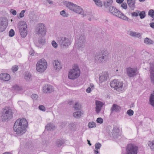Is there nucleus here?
I'll list each match as a JSON object with an SVG mask.
<instances>
[{
	"label": "nucleus",
	"mask_w": 154,
	"mask_h": 154,
	"mask_svg": "<svg viewBox=\"0 0 154 154\" xmlns=\"http://www.w3.org/2000/svg\"><path fill=\"white\" fill-rule=\"evenodd\" d=\"M28 125L26 120L24 118L19 119L15 122L14 126V131L16 134L21 135L26 131Z\"/></svg>",
	"instance_id": "nucleus-1"
},
{
	"label": "nucleus",
	"mask_w": 154,
	"mask_h": 154,
	"mask_svg": "<svg viewBox=\"0 0 154 154\" xmlns=\"http://www.w3.org/2000/svg\"><path fill=\"white\" fill-rule=\"evenodd\" d=\"M64 5L70 10L77 14H81L84 17L88 14V12L84 11L83 9L80 7L72 2L65 1L64 2Z\"/></svg>",
	"instance_id": "nucleus-2"
},
{
	"label": "nucleus",
	"mask_w": 154,
	"mask_h": 154,
	"mask_svg": "<svg viewBox=\"0 0 154 154\" xmlns=\"http://www.w3.org/2000/svg\"><path fill=\"white\" fill-rule=\"evenodd\" d=\"M80 73V70L78 66L74 64L72 66V68L69 71L68 78L71 80H75L79 77Z\"/></svg>",
	"instance_id": "nucleus-3"
},
{
	"label": "nucleus",
	"mask_w": 154,
	"mask_h": 154,
	"mask_svg": "<svg viewBox=\"0 0 154 154\" xmlns=\"http://www.w3.org/2000/svg\"><path fill=\"white\" fill-rule=\"evenodd\" d=\"M109 11L113 15L124 20L128 21L129 22H131V20L121 12L119 11L115 7L111 6L109 7Z\"/></svg>",
	"instance_id": "nucleus-4"
},
{
	"label": "nucleus",
	"mask_w": 154,
	"mask_h": 154,
	"mask_svg": "<svg viewBox=\"0 0 154 154\" xmlns=\"http://www.w3.org/2000/svg\"><path fill=\"white\" fill-rule=\"evenodd\" d=\"M48 63L46 60L43 58L39 60L36 65V69L39 73H42L46 69Z\"/></svg>",
	"instance_id": "nucleus-5"
},
{
	"label": "nucleus",
	"mask_w": 154,
	"mask_h": 154,
	"mask_svg": "<svg viewBox=\"0 0 154 154\" xmlns=\"http://www.w3.org/2000/svg\"><path fill=\"white\" fill-rule=\"evenodd\" d=\"M35 31L36 34L42 37L44 36L46 34L47 29L45 24L39 23L36 26Z\"/></svg>",
	"instance_id": "nucleus-6"
},
{
	"label": "nucleus",
	"mask_w": 154,
	"mask_h": 154,
	"mask_svg": "<svg viewBox=\"0 0 154 154\" xmlns=\"http://www.w3.org/2000/svg\"><path fill=\"white\" fill-rule=\"evenodd\" d=\"M13 110L10 107H5L3 109L2 118L4 120L10 119L13 117Z\"/></svg>",
	"instance_id": "nucleus-7"
},
{
	"label": "nucleus",
	"mask_w": 154,
	"mask_h": 154,
	"mask_svg": "<svg viewBox=\"0 0 154 154\" xmlns=\"http://www.w3.org/2000/svg\"><path fill=\"white\" fill-rule=\"evenodd\" d=\"M85 44V37L84 35H81L76 40L75 46L78 49L82 51L84 49Z\"/></svg>",
	"instance_id": "nucleus-8"
},
{
	"label": "nucleus",
	"mask_w": 154,
	"mask_h": 154,
	"mask_svg": "<svg viewBox=\"0 0 154 154\" xmlns=\"http://www.w3.org/2000/svg\"><path fill=\"white\" fill-rule=\"evenodd\" d=\"M138 150L137 146L134 144L130 143L126 146L125 154H137Z\"/></svg>",
	"instance_id": "nucleus-9"
},
{
	"label": "nucleus",
	"mask_w": 154,
	"mask_h": 154,
	"mask_svg": "<svg viewBox=\"0 0 154 154\" xmlns=\"http://www.w3.org/2000/svg\"><path fill=\"white\" fill-rule=\"evenodd\" d=\"M72 41V39L69 36L61 37L59 41L60 45L65 48H67L71 45Z\"/></svg>",
	"instance_id": "nucleus-10"
},
{
	"label": "nucleus",
	"mask_w": 154,
	"mask_h": 154,
	"mask_svg": "<svg viewBox=\"0 0 154 154\" xmlns=\"http://www.w3.org/2000/svg\"><path fill=\"white\" fill-rule=\"evenodd\" d=\"M111 87L118 91H122L123 89V82L117 80H114L110 84Z\"/></svg>",
	"instance_id": "nucleus-11"
},
{
	"label": "nucleus",
	"mask_w": 154,
	"mask_h": 154,
	"mask_svg": "<svg viewBox=\"0 0 154 154\" xmlns=\"http://www.w3.org/2000/svg\"><path fill=\"white\" fill-rule=\"evenodd\" d=\"M127 75L129 77H133L138 74V71L136 68L129 67L126 69Z\"/></svg>",
	"instance_id": "nucleus-12"
},
{
	"label": "nucleus",
	"mask_w": 154,
	"mask_h": 154,
	"mask_svg": "<svg viewBox=\"0 0 154 154\" xmlns=\"http://www.w3.org/2000/svg\"><path fill=\"white\" fill-rule=\"evenodd\" d=\"M8 22L5 17L0 18V32H3L8 25Z\"/></svg>",
	"instance_id": "nucleus-13"
},
{
	"label": "nucleus",
	"mask_w": 154,
	"mask_h": 154,
	"mask_svg": "<svg viewBox=\"0 0 154 154\" xmlns=\"http://www.w3.org/2000/svg\"><path fill=\"white\" fill-rule=\"evenodd\" d=\"M112 131V135L114 139L116 140L121 139L122 137L121 136L120 131L117 127H114Z\"/></svg>",
	"instance_id": "nucleus-14"
},
{
	"label": "nucleus",
	"mask_w": 154,
	"mask_h": 154,
	"mask_svg": "<svg viewBox=\"0 0 154 154\" xmlns=\"http://www.w3.org/2000/svg\"><path fill=\"white\" fill-rule=\"evenodd\" d=\"M54 70L56 72H59L62 67V65L60 61L57 60H53L52 61Z\"/></svg>",
	"instance_id": "nucleus-15"
},
{
	"label": "nucleus",
	"mask_w": 154,
	"mask_h": 154,
	"mask_svg": "<svg viewBox=\"0 0 154 154\" xmlns=\"http://www.w3.org/2000/svg\"><path fill=\"white\" fill-rule=\"evenodd\" d=\"M99 85L107 80L108 75L106 72H103L99 74Z\"/></svg>",
	"instance_id": "nucleus-16"
},
{
	"label": "nucleus",
	"mask_w": 154,
	"mask_h": 154,
	"mask_svg": "<svg viewBox=\"0 0 154 154\" xmlns=\"http://www.w3.org/2000/svg\"><path fill=\"white\" fill-rule=\"evenodd\" d=\"M53 87L50 85H44L42 88V91L45 93H50L54 91Z\"/></svg>",
	"instance_id": "nucleus-17"
},
{
	"label": "nucleus",
	"mask_w": 154,
	"mask_h": 154,
	"mask_svg": "<svg viewBox=\"0 0 154 154\" xmlns=\"http://www.w3.org/2000/svg\"><path fill=\"white\" fill-rule=\"evenodd\" d=\"M17 27L19 30L27 29V24L26 22L23 21H20L18 22Z\"/></svg>",
	"instance_id": "nucleus-18"
},
{
	"label": "nucleus",
	"mask_w": 154,
	"mask_h": 154,
	"mask_svg": "<svg viewBox=\"0 0 154 154\" xmlns=\"http://www.w3.org/2000/svg\"><path fill=\"white\" fill-rule=\"evenodd\" d=\"M150 78L152 83L154 84V63L150 64Z\"/></svg>",
	"instance_id": "nucleus-19"
},
{
	"label": "nucleus",
	"mask_w": 154,
	"mask_h": 154,
	"mask_svg": "<svg viewBox=\"0 0 154 154\" xmlns=\"http://www.w3.org/2000/svg\"><path fill=\"white\" fill-rule=\"evenodd\" d=\"M10 78V75L7 73H3L0 74V80L3 81H8Z\"/></svg>",
	"instance_id": "nucleus-20"
},
{
	"label": "nucleus",
	"mask_w": 154,
	"mask_h": 154,
	"mask_svg": "<svg viewBox=\"0 0 154 154\" xmlns=\"http://www.w3.org/2000/svg\"><path fill=\"white\" fill-rule=\"evenodd\" d=\"M95 104V111L97 113H98L100 112L103 104L101 101H96Z\"/></svg>",
	"instance_id": "nucleus-21"
},
{
	"label": "nucleus",
	"mask_w": 154,
	"mask_h": 154,
	"mask_svg": "<svg viewBox=\"0 0 154 154\" xmlns=\"http://www.w3.org/2000/svg\"><path fill=\"white\" fill-rule=\"evenodd\" d=\"M24 78L27 82H30L32 80V75L29 72H25L24 75Z\"/></svg>",
	"instance_id": "nucleus-22"
},
{
	"label": "nucleus",
	"mask_w": 154,
	"mask_h": 154,
	"mask_svg": "<svg viewBox=\"0 0 154 154\" xmlns=\"http://www.w3.org/2000/svg\"><path fill=\"white\" fill-rule=\"evenodd\" d=\"M120 110L121 107L119 106L116 104H113L111 109V113L114 112H119Z\"/></svg>",
	"instance_id": "nucleus-23"
},
{
	"label": "nucleus",
	"mask_w": 154,
	"mask_h": 154,
	"mask_svg": "<svg viewBox=\"0 0 154 154\" xmlns=\"http://www.w3.org/2000/svg\"><path fill=\"white\" fill-rule=\"evenodd\" d=\"M55 128V127L54 125L51 123H48L45 127V130L47 131H53Z\"/></svg>",
	"instance_id": "nucleus-24"
},
{
	"label": "nucleus",
	"mask_w": 154,
	"mask_h": 154,
	"mask_svg": "<svg viewBox=\"0 0 154 154\" xmlns=\"http://www.w3.org/2000/svg\"><path fill=\"white\" fill-rule=\"evenodd\" d=\"M95 61L99 63L103 62L101 54H97L94 57Z\"/></svg>",
	"instance_id": "nucleus-25"
},
{
	"label": "nucleus",
	"mask_w": 154,
	"mask_h": 154,
	"mask_svg": "<svg viewBox=\"0 0 154 154\" xmlns=\"http://www.w3.org/2000/svg\"><path fill=\"white\" fill-rule=\"evenodd\" d=\"M103 62L107 61L109 57V54L107 52H106L103 54H101Z\"/></svg>",
	"instance_id": "nucleus-26"
},
{
	"label": "nucleus",
	"mask_w": 154,
	"mask_h": 154,
	"mask_svg": "<svg viewBox=\"0 0 154 154\" xmlns=\"http://www.w3.org/2000/svg\"><path fill=\"white\" fill-rule=\"evenodd\" d=\"M103 62L107 61L109 57V54L107 52H106L103 54H101Z\"/></svg>",
	"instance_id": "nucleus-27"
},
{
	"label": "nucleus",
	"mask_w": 154,
	"mask_h": 154,
	"mask_svg": "<svg viewBox=\"0 0 154 154\" xmlns=\"http://www.w3.org/2000/svg\"><path fill=\"white\" fill-rule=\"evenodd\" d=\"M112 3V0H107L104 2L103 5L105 8H107L112 6L111 5Z\"/></svg>",
	"instance_id": "nucleus-28"
},
{
	"label": "nucleus",
	"mask_w": 154,
	"mask_h": 154,
	"mask_svg": "<svg viewBox=\"0 0 154 154\" xmlns=\"http://www.w3.org/2000/svg\"><path fill=\"white\" fill-rule=\"evenodd\" d=\"M147 144L151 150L154 151V140L148 141Z\"/></svg>",
	"instance_id": "nucleus-29"
},
{
	"label": "nucleus",
	"mask_w": 154,
	"mask_h": 154,
	"mask_svg": "<svg viewBox=\"0 0 154 154\" xmlns=\"http://www.w3.org/2000/svg\"><path fill=\"white\" fill-rule=\"evenodd\" d=\"M129 7L132 9L135 8V0H127Z\"/></svg>",
	"instance_id": "nucleus-30"
},
{
	"label": "nucleus",
	"mask_w": 154,
	"mask_h": 154,
	"mask_svg": "<svg viewBox=\"0 0 154 154\" xmlns=\"http://www.w3.org/2000/svg\"><path fill=\"white\" fill-rule=\"evenodd\" d=\"M20 34L22 38H25L27 35V29L19 30Z\"/></svg>",
	"instance_id": "nucleus-31"
},
{
	"label": "nucleus",
	"mask_w": 154,
	"mask_h": 154,
	"mask_svg": "<svg viewBox=\"0 0 154 154\" xmlns=\"http://www.w3.org/2000/svg\"><path fill=\"white\" fill-rule=\"evenodd\" d=\"M130 34L131 36L137 38L140 37L141 36V34L140 33L132 31L130 32Z\"/></svg>",
	"instance_id": "nucleus-32"
},
{
	"label": "nucleus",
	"mask_w": 154,
	"mask_h": 154,
	"mask_svg": "<svg viewBox=\"0 0 154 154\" xmlns=\"http://www.w3.org/2000/svg\"><path fill=\"white\" fill-rule=\"evenodd\" d=\"M82 114V112L78 111L73 113V116L76 118H79L81 117Z\"/></svg>",
	"instance_id": "nucleus-33"
},
{
	"label": "nucleus",
	"mask_w": 154,
	"mask_h": 154,
	"mask_svg": "<svg viewBox=\"0 0 154 154\" xmlns=\"http://www.w3.org/2000/svg\"><path fill=\"white\" fill-rule=\"evenodd\" d=\"M95 5L99 7H102L103 5V3L100 0H93Z\"/></svg>",
	"instance_id": "nucleus-34"
},
{
	"label": "nucleus",
	"mask_w": 154,
	"mask_h": 154,
	"mask_svg": "<svg viewBox=\"0 0 154 154\" xmlns=\"http://www.w3.org/2000/svg\"><path fill=\"white\" fill-rule=\"evenodd\" d=\"M149 103L153 106H154V94H151L149 97Z\"/></svg>",
	"instance_id": "nucleus-35"
},
{
	"label": "nucleus",
	"mask_w": 154,
	"mask_h": 154,
	"mask_svg": "<svg viewBox=\"0 0 154 154\" xmlns=\"http://www.w3.org/2000/svg\"><path fill=\"white\" fill-rule=\"evenodd\" d=\"M144 42L146 44L150 45L153 43V41L148 38H146L144 40Z\"/></svg>",
	"instance_id": "nucleus-36"
},
{
	"label": "nucleus",
	"mask_w": 154,
	"mask_h": 154,
	"mask_svg": "<svg viewBox=\"0 0 154 154\" xmlns=\"http://www.w3.org/2000/svg\"><path fill=\"white\" fill-rule=\"evenodd\" d=\"M139 15L140 16V19H143L146 17V13L145 11H139Z\"/></svg>",
	"instance_id": "nucleus-37"
},
{
	"label": "nucleus",
	"mask_w": 154,
	"mask_h": 154,
	"mask_svg": "<svg viewBox=\"0 0 154 154\" xmlns=\"http://www.w3.org/2000/svg\"><path fill=\"white\" fill-rule=\"evenodd\" d=\"M18 103L19 105L23 108H24L28 105L27 103L23 101H18Z\"/></svg>",
	"instance_id": "nucleus-38"
},
{
	"label": "nucleus",
	"mask_w": 154,
	"mask_h": 154,
	"mask_svg": "<svg viewBox=\"0 0 154 154\" xmlns=\"http://www.w3.org/2000/svg\"><path fill=\"white\" fill-rule=\"evenodd\" d=\"M12 88L14 90L18 91H19L22 89L21 87L17 85H14L12 86Z\"/></svg>",
	"instance_id": "nucleus-39"
},
{
	"label": "nucleus",
	"mask_w": 154,
	"mask_h": 154,
	"mask_svg": "<svg viewBox=\"0 0 154 154\" xmlns=\"http://www.w3.org/2000/svg\"><path fill=\"white\" fill-rule=\"evenodd\" d=\"M64 143V141L62 139H59L57 140V145L58 146L62 145Z\"/></svg>",
	"instance_id": "nucleus-40"
},
{
	"label": "nucleus",
	"mask_w": 154,
	"mask_h": 154,
	"mask_svg": "<svg viewBox=\"0 0 154 154\" xmlns=\"http://www.w3.org/2000/svg\"><path fill=\"white\" fill-rule=\"evenodd\" d=\"M88 126L89 128H95L96 127V124L94 122H90L88 124Z\"/></svg>",
	"instance_id": "nucleus-41"
},
{
	"label": "nucleus",
	"mask_w": 154,
	"mask_h": 154,
	"mask_svg": "<svg viewBox=\"0 0 154 154\" xmlns=\"http://www.w3.org/2000/svg\"><path fill=\"white\" fill-rule=\"evenodd\" d=\"M139 10H136L135 12L131 13V15L132 17H137L139 16Z\"/></svg>",
	"instance_id": "nucleus-42"
},
{
	"label": "nucleus",
	"mask_w": 154,
	"mask_h": 154,
	"mask_svg": "<svg viewBox=\"0 0 154 154\" xmlns=\"http://www.w3.org/2000/svg\"><path fill=\"white\" fill-rule=\"evenodd\" d=\"M60 15L64 17H67L68 16V14L64 10L61 11L60 12Z\"/></svg>",
	"instance_id": "nucleus-43"
},
{
	"label": "nucleus",
	"mask_w": 154,
	"mask_h": 154,
	"mask_svg": "<svg viewBox=\"0 0 154 154\" xmlns=\"http://www.w3.org/2000/svg\"><path fill=\"white\" fill-rule=\"evenodd\" d=\"M148 15L152 18L154 17V11L152 9L149 10L148 12Z\"/></svg>",
	"instance_id": "nucleus-44"
},
{
	"label": "nucleus",
	"mask_w": 154,
	"mask_h": 154,
	"mask_svg": "<svg viewBox=\"0 0 154 154\" xmlns=\"http://www.w3.org/2000/svg\"><path fill=\"white\" fill-rule=\"evenodd\" d=\"M74 108L75 110H79L80 109V106L78 102H76L75 104Z\"/></svg>",
	"instance_id": "nucleus-45"
},
{
	"label": "nucleus",
	"mask_w": 154,
	"mask_h": 154,
	"mask_svg": "<svg viewBox=\"0 0 154 154\" xmlns=\"http://www.w3.org/2000/svg\"><path fill=\"white\" fill-rule=\"evenodd\" d=\"M101 146V144L99 143H96L95 145V149L97 150L100 148Z\"/></svg>",
	"instance_id": "nucleus-46"
},
{
	"label": "nucleus",
	"mask_w": 154,
	"mask_h": 154,
	"mask_svg": "<svg viewBox=\"0 0 154 154\" xmlns=\"http://www.w3.org/2000/svg\"><path fill=\"white\" fill-rule=\"evenodd\" d=\"M15 34V32L13 29H11L10 30L9 32V35L10 37L13 36Z\"/></svg>",
	"instance_id": "nucleus-47"
},
{
	"label": "nucleus",
	"mask_w": 154,
	"mask_h": 154,
	"mask_svg": "<svg viewBox=\"0 0 154 154\" xmlns=\"http://www.w3.org/2000/svg\"><path fill=\"white\" fill-rule=\"evenodd\" d=\"M51 44L52 46L54 48H57L58 45L57 43L55 41H53L51 42Z\"/></svg>",
	"instance_id": "nucleus-48"
},
{
	"label": "nucleus",
	"mask_w": 154,
	"mask_h": 154,
	"mask_svg": "<svg viewBox=\"0 0 154 154\" xmlns=\"http://www.w3.org/2000/svg\"><path fill=\"white\" fill-rule=\"evenodd\" d=\"M127 114L129 116H132L134 114V111L131 109H129L127 111Z\"/></svg>",
	"instance_id": "nucleus-49"
},
{
	"label": "nucleus",
	"mask_w": 154,
	"mask_h": 154,
	"mask_svg": "<svg viewBox=\"0 0 154 154\" xmlns=\"http://www.w3.org/2000/svg\"><path fill=\"white\" fill-rule=\"evenodd\" d=\"M96 121L98 123L102 124L103 122V120L101 118L99 117L97 119Z\"/></svg>",
	"instance_id": "nucleus-50"
},
{
	"label": "nucleus",
	"mask_w": 154,
	"mask_h": 154,
	"mask_svg": "<svg viewBox=\"0 0 154 154\" xmlns=\"http://www.w3.org/2000/svg\"><path fill=\"white\" fill-rule=\"evenodd\" d=\"M75 125V123H71L69 125V127L71 129H72L74 128V127Z\"/></svg>",
	"instance_id": "nucleus-51"
},
{
	"label": "nucleus",
	"mask_w": 154,
	"mask_h": 154,
	"mask_svg": "<svg viewBox=\"0 0 154 154\" xmlns=\"http://www.w3.org/2000/svg\"><path fill=\"white\" fill-rule=\"evenodd\" d=\"M31 97L34 100H35L38 98V95L36 94H33L32 95Z\"/></svg>",
	"instance_id": "nucleus-52"
},
{
	"label": "nucleus",
	"mask_w": 154,
	"mask_h": 154,
	"mask_svg": "<svg viewBox=\"0 0 154 154\" xmlns=\"http://www.w3.org/2000/svg\"><path fill=\"white\" fill-rule=\"evenodd\" d=\"M13 72H16L18 69V66H12V68Z\"/></svg>",
	"instance_id": "nucleus-53"
},
{
	"label": "nucleus",
	"mask_w": 154,
	"mask_h": 154,
	"mask_svg": "<svg viewBox=\"0 0 154 154\" xmlns=\"http://www.w3.org/2000/svg\"><path fill=\"white\" fill-rule=\"evenodd\" d=\"M38 108L40 110L43 111H45V108L43 105H40L38 106Z\"/></svg>",
	"instance_id": "nucleus-54"
},
{
	"label": "nucleus",
	"mask_w": 154,
	"mask_h": 154,
	"mask_svg": "<svg viewBox=\"0 0 154 154\" xmlns=\"http://www.w3.org/2000/svg\"><path fill=\"white\" fill-rule=\"evenodd\" d=\"M25 10H22L20 14V18H22L24 16V14L25 12Z\"/></svg>",
	"instance_id": "nucleus-55"
},
{
	"label": "nucleus",
	"mask_w": 154,
	"mask_h": 154,
	"mask_svg": "<svg viewBox=\"0 0 154 154\" xmlns=\"http://www.w3.org/2000/svg\"><path fill=\"white\" fill-rule=\"evenodd\" d=\"M10 12L14 15H15L17 14V12L14 10L11 9L10 10Z\"/></svg>",
	"instance_id": "nucleus-56"
},
{
	"label": "nucleus",
	"mask_w": 154,
	"mask_h": 154,
	"mask_svg": "<svg viewBox=\"0 0 154 154\" xmlns=\"http://www.w3.org/2000/svg\"><path fill=\"white\" fill-rule=\"evenodd\" d=\"M121 7L123 9H126L127 8V5L125 3H123L121 5Z\"/></svg>",
	"instance_id": "nucleus-57"
},
{
	"label": "nucleus",
	"mask_w": 154,
	"mask_h": 154,
	"mask_svg": "<svg viewBox=\"0 0 154 154\" xmlns=\"http://www.w3.org/2000/svg\"><path fill=\"white\" fill-rule=\"evenodd\" d=\"M39 43L43 45L45 42V39H41L39 41Z\"/></svg>",
	"instance_id": "nucleus-58"
},
{
	"label": "nucleus",
	"mask_w": 154,
	"mask_h": 154,
	"mask_svg": "<svg viewBox=\"0 0 154 154\" xmlns=\"http://www.w3.org/2000/svg\"><path fill=\"white\" fill-rule=\"evenodd\" d=\"M34 53L35 52L32 49H31L29 52V54L33 56L34 55Z\"/></svg>",
	"instance_id": "nucleus-59"
},
{
	"label": "nucleus",
	"mask_w": 154,
	"mask_h": 154,
	"mask_svg": "<svg viewBox=\"0 0 154 154\" xmlns=\"http://www.w3.org/2000/svg\"><path fill=\"white\" fill-rule=\"evenodd\" d=\"M91 91V88L90 87H88L86 90V92L87 93H90Z\"/></svg>",
	"instance_id": "nucleus-60"
},
{
	"label": "nucleus",
	"mask_w": 154,
	"mask_h": 154,
	"mask_svg": "<svg viewBox=\"0 0 154 154\" xmlns=\"http://www.w3.org/2000/svg\"><path fill=\"white\" fill-rule=\"evenodd\" d=\"M47 2L49 3V4L50 5L53 4L54 3L53 1H51V0H48L47 1Z\"/></svg>",
	"instance_id": "nucleus-61"
},
{
	"label": "nucleus",
	"mask_w": 154,
	"mask_h": 154,
	"mask_svg": "<svg viewBox=\"0 0 154 154\" xmlns=\"http://www.w3.org/2000/svg\"><path fill=\"white\" fill-rule=\"evenodd\" d=\"M149 25L151 28L154 29V23H150Z\"/></svg>",
	"instance_id": "nucleus-62"
},
{
	"label": "nucleus",
	"mask_w": 154,
	"mask_h": 154,
	"mask_svg": "<svg viewBox=\"0 0 154 154\" xmlns=\"http://www.w3.org/2000/svg\"><path fill=\"white\" fill-rule=\"evenodd\" d=\"M124 0H116V2L118 3H122Z\"/></svg>",
	"instance_id": "nucleus-63"
},
{
	"label": "nucleus",
	"mask_w": 154,
	"mask_h": 154,
	"mask_svg": "<svg viewBox=\"0 0 154 154\" xmlns=\"http://www.w3.org/2000/svg\"><path fill=\"white\" fill-rule=\"evenodd\" d=\"M87 141L88 142V144L90 145L91 146V144L90 143V141L88 140H87Z\"/></svg>",
	"instance_id": "nucleus-64"
}]
</instances>
